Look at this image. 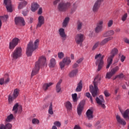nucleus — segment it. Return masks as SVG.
<instances>
[{
  "label": "nucleus",
  "instance_id": "4468645a",
  "mask_svg": "<svg viewBox=\"0 0 129 129\" xmlns=\"http://www.w3.org/2000/svg\"><path fill=\"white\" fill-rule=\"evenodd\" d=\"M84 101H82L78 105L77 107V113L79 116L81 115L82 111H83V107H84Z\"/></svg>",
  "mask_w": 129,
  "mask_h": 129
},
{
  "label": "nucleus",
  "instance_id": "bf43d9fd",
  "mask_svg": "<svg viewBox=\"0 0 129 129\" xmlns=\"http://www.w3.org/2000/svg\"><path fill=\"white\" fill-rule=\"evenodd\" d=\"M5 84H7L8 82H10V78L8 77L6 79H4Z\"/></svg>",
  "mask_w": 129,
  "mask_h": 129
},
{
  "label": "nucleus",
  "instance_id": "69168bd1",
  "mask_svg": "<svg viewBox=\"0 0 129 129\" xmlns=\"http://www.w3.org/2000/svg\"><path fill=\"white\" fill-rule=\"evenodd\" d=\"M28 13H29V11H23L22 12V14L23 15V16H27Z\"/></svg>",
  "mask_w": 129,
  "mask_h": 129
},
{
  "label": "nucleus",
  "instance_id": "c9c22d12",
  "mask_svg": "<svg viewBox=\"0 0 129 129\" xmlns=\"http://www.w3.org/2000/svg\"><path fill=\"white\" fill-rule=\"evenodd\" d=\"M118 70H119V67L118 66H116L115 67L113 68L111 70V72L112 73V74L113 75H114V74H115V73L116 72H117V71H118Z\"/></svg>",
  "mask_w": 129,
  "mask_h": 129
},
{
  "label": "nucleus",
  "instance_id": "c85d7f7f",
  "mask_svg": "<svg viewBox=\"0 0 129 129\" xmlns=\"http://www.w3.org/2000/svg\"><path fill=\"white\" fill-rule=\"evenodd\" d=\"M82 90V81H80L77 85V88L76 89V92H80Z\"/></svg>",
  "mask_w": 129,
  "mask_h": 129
},
{
  "label": "nucleus",
  "instance_id": "5fc2aeb1",
  "mask_svg": "<svg viewBox=\"0 0 129 129\" xmlns=\"http://www.w3.org/2000/svg\"><path fill=\"white\" fill-rule=\"evenodd\" d=\"M79 63L77 62L75 63L73 65V68L74 69L75 68H77V67H79V64H78Z\"/></svg>",
  "mask_w": 129,
  "mask_h": 129
},
{
  "label": "nucleus",
  "instance_id": "412c9836",
  "mask_svg": "<svg viewBox=\"0 0 129 129\" xmlns=\"http://www.w3.org/2000/svg\"><path fill=\"white\" fill-rule=\"evenodd\" d=\"M113 35H114V31L113 30H109L103 33V36L105 37L113 36Z\"/></svg>",
  "mask_w": 129,
  "mask_h": 129
},
{
  "label": "nucleus",
  "instance_id": "c03bdc74",
  "mask_svg": "<svg viewBox=\"0 0 129 129\" xmlns=\"http://www.w3.org/2000/svg\"><path fill=\"white\" fill-rule=\"evenodd\" d=\"M59 65H60V69H63V68L65 67L66 63L64 62H63V60H62V61L59 63Z\"/></svg>",
  "mask_w": 129,
  "mask_h": 129
},
{
  "label": "nucleus",
  "instance_id": "4be33fe9",
  "mask_svg": "<svg viewBox=\"0 0 129 129\" xmlns=\"http://www.w3.org/2000/svg\"><path fill=\"white\" fill-rule=\"evenodd\" d=\"M99 8H100V4L96 2L93 7V13H97L98 10H99Z\"/></svg>",
  "mask_w": 129,
  "mask_h": 129
},
{
  "label": "nucleus",
  "instance_id": "37998d69",
  "mask_svg": "<svg viewBox=\"0 0 129 129\" xmlns=\"http://www.w3.org/2000/svg\"><path fill=\"white\" fill-rule=\"evenodd\" d=\"M86 96L88 98H90L91 102H93V100H92V97H91V95L90 94V93L87 92L86 93Z\"/></svg>",
  "mask_w": 129,
  "mask_h": 129
},
{
  "label": "nucleus",
  "instance_id": "a211bd4d",
  "mask_svg": "<svg viewBox=\"0 0 129 129\" xmlns=\"http://www.w3.org/2000/svg\"><path fill=\"white\" fill-rule=\"evenodd\" d=\"M116 118L117 122H118L119 124H121L122 125H125V124H126V122H125L123 119L121 118L119 115L116 116Z\"/></svg>",
  "mask_w": 129,
  "mask_h": 129
},
{
  "label": "nucleus",
  "instance_id": "ddd939ff",
  "mask_svg": "<svg viewBox=\"0 0 129 129\" xmlns=\"http://www.w3.org/2000/svg\"><path fill=\"white\" fill-rule=\"evenodd\" d=\"M75 41L77 44H81L84 41V35L81 34L77 35L75 37Z\"/></svg>",
  "mask_w": 129,
  "mask_h": 129
},
{
  "label": "nucleus",
  "instance_id": "052dcab7",
  "mask_svg": "<svg viewBox=\"0 0 129 129\" xmlns=\"http://www.w3.org/2000/svg\"><path fill=\"white\" fill-rule=\"evenodd\" d=\"M85 125L86 126H87L88 127H91L92 126V124L89 123H84Z\"/></svg>",
  "mask_w": 129,
  "mask_h": 129
},
{
  "label": "nucleus",
  "instance_id": "864d4df0",
  "mask_svg": "<svg viewBox=\"0 0 129 129\" xmlns=\"http://www.w3.org/2000/svg\"><path fill=\"white\" fill-rule=\"evenodd\" d=\"M104 95L106 96V97H108V96H109V95H110L108 91H107L106 90L104 91Z\"/></svg>",
  "mask_w": 129,
  "mask_h": 129
},
{
  "label": "nucleus",
  "instance_id": "b1692460",
  "mask_svg": "<svg viewBox=\"0 0 129 129\" xmlns=\"http://www.w3.org/2000/svg\"><path fill=\"white\" fill-rule=\"evenodd\" d=\"M113 57L111 56H109V57L108 58L107 62V65L106 66V69H108L109 67H110V66L112 64V61H113Z\"/></svg>",
  "mask_w": 129,
  "mask_h": 129
},
{
  "label": "nucleus",
  "instance_id": "473e14b6",
  "mask_svg": "<svg viewBox=\"0 0 129 129\" xmlns=\"http://www.w3.org/2000/svg\"><path fill=\"white\" fill-rule=\"evenodd\" d=\"M56 65V60H55V58H52L50 59V62L49 64V66L50 68H53L55 67V66Z\"/></svg>",
  "mask_w": 129,
  "mask_h": 129
},
{
  "label": "nucleus",
  "instance_id": "e433bc0d",
  "mask_svg": "<svg viewBox=\"0 0 129 129\" xmlns=\"http://www.w3.org/2000/svg\"><path fill=\"white\" fill-rule=\"evenodd\" d=\"M98 46H100V41H97L94 43L92 48V51H94V50H95V49H96Z\"/></svg>",
  "mask_w": 129,
  "mask_h": 129
},
{
  "label": "nucleus",
  "instance_id": "7ed1b4c3",
  "mask_svg": "<svg viewBox=\"0 0 129 129\" xmlns=\"http://www.w3.org/2000/svg\"><path fill=\"white\" fill-rule=\"evenodd\" d=\"M39 45V39H36L34 43L33 41H30L28 44L26 48V55L28 57L32 56L33 54V52L38 48V45Z\"/></svg>",
  "mask_w": 129,
  "mask_h": 129
},
{
  "label": "nucleus",
  "instance_id": "a18cd8bd",
  "mask_svg": "<svg viewBox=\"0 0 129 129\" xmlns=\"http://www.w3.org/2000/svg\"><path fill=\"white\" fill-rule=\"evenodd\" d=\"M32 123H33V124H38L40 122V121L37 119L33 118L32 119Z\"/></svg>",
  "mask_w": 129,
  "mask_h": 129
},
{
  "label": "nucleus",
  "instance_id": "6e6d98bb",
  "mask_svg": "<svg viewBox=\"0 0 129 129\" xmlns=\"http://www.w3.org/2000/svg\"><path fill=\"white\" fill-rule=\"evenodd\" d=\"M24 5H23V4L22 3V2L21 3H20V4H19V6H18V9H19V10H22V9L23 8H24Z\"/></svg>",
  "mask_w": 129,
  "mask_h": 129
},
{
  "label": "nucleus",
  "instance_id": "393cba45",
  "mask_svg": "<svg viewBox=\"0 0 129 129\" xmlns=\"http://www.w3.org/2000/svg\"><path fill=\"white\" fill-rule=\"evenodd\" d=\"M129 109H127L124 112H123V114H122V115L126 120H129Z\"/></svg>",
  "mask_w": 129,
  "mask_h": 129
},
{
  "label": "nucleus",
  "instance_id": "dca6fc26",
  "mask_svg": "<svg viewBox=\"0 0 129 129\" xmlns=\"http://www.w3.org/2000/svg\"><path fill=\"white\" fill-rule=\"evenodd\" d=\"M113 37L112 36H110L104 39L103 40L100 42V46H104L106 43H108V42H109V41H111V40H113Z\"/></svg>",
  "mask_w": 129,
  "mask_h": 129
},
{
  "label": "nucleus",
  "instance_id": "4d7b16f0",
  "mask_svg": "<svg viewBox=\"0 0 129 129\" xmlns=\"http://www.w3.org/2000/svg\"><path fill=\"white\" fill-rule=\"evenodd\" d=\"M3 84H5V79L4 78L0 79V85H3Z\"/></svg>",
  "mask_w": 129,
  "mask_h": 129
},
{
  "label": "nucleus",
  "instance_id": "4c0bfd02",
  "mask_svg": "<svg viewBox=\"0 0 129 129\" xmlns=\"http://www.w3.org/2000/svg\"><path fill=\"white\" fill-rule=\"evenodd\" d=\"M48 113L49 114H53V103L52 102L50 103L49 109H48Z\"/></svg>",
  "mask_w": 129,
  "mask_h": 129
},
{
  "label": "nucleus",
  "instance_id": "09e8293b",
  "mask_svg": "<svg viewBox=\"0 0 129 129\" xmlns=\"http://www.w3.org/2000/svg\"><path fill=\"white\" fill-rule=\"evenodd\" d=\"M54 124L55 126H57V127H60V126H61V123L58 121L54 122Z\"/></svg>",
  "mask_w": 129,
  "mask_h": 129
},
{
  "label": "nucleus",
  "instance_id": "a878e982",
  "mask_svg": "<svg viewBox=\"0 0 129 129\" xmlns=\"http://www.w3.org/2000/svg\"><path fill=\"white\" fill-rule=\"evenodd\" d=\"M53 85V83H44L43 85L42 88L44 91H47L48 90V89L50 86H52Z\"/></svg>",
  "mask_w": 129,
  "mask_h": 129
},
{
  "label": "nucleus",
  "instance_id": "c756f323",
  "mask_svg": "<svg viewBox=\"0 0 129 129\" xmlns=\"http://www.w3.org/2000/svg\"><path fill=\"white\" fill-rule=\"evenodd\" d=\"M12 126L11 123H9L5 126L4 124H1L0 126V129H12Z\"/></svg>",
  "mask_w": 129,
  "mask_h": 129
},
{
  "label": "nucleus",
  "instance_id": "f3484780",
  "mask_svg": "<svg viewBox=\"0 0 129 129\" xmlns=\"http://www.w3.org/2000/svg\"><path fill=\"white\" fill-rule=\"evenodd\" d=\"M59 35L60 36L61 38H62V40L65 41L67 37V35H66V34H65V29H64V28H60L59 29Z\"/></svg>",
  "mask_w": 129,
  "mask_h": 129
},
{
  "label": "nucleus",
  "instance_id": "39448f33",
  "mask_svg": "<svg viewBox=\"0 0 129 129\" xmlns=\"http://www.w3.org/2000/svg\"><path fill=\"white\" fill-rule=\"evenodd\" d=\"M105 57V55H102L101 54L99 53V54H96L95 55V58L97 59L98 58H100V59H97L96 61V64H98V71H100L103 67V58Z\"/></svg>",
  "mask_w": 129,
  "mask_h": 129
},
{
  "label": "nucleus",
  "instance_id": "5701e85b",
  "mask_svg": "<svg viewBox=\"0 0 129 129\" xmlns=\"http://www.w3.org/2000/svg\"><path fill=\"white\" fill-rule=\"evenodd\" d=\"M64 106L68 111H71L72 110V104L70 101H67L64 103Z\"/></svg>",
  "mask_w": 129,
  "mask_h": 129
},
{
  "label": "nucleus",
  "instance_id": "f257e3e1",
  "mask_svg": "<svg viewBox=\"0 0 129 129\" xmlns=\"http://www.w3.org/2000/svg\"><path fill=\"white\" fill-rule=\"evenodd\" d=\"M47 64V62H46V57L44 56H40L39 58V59L35 63V66L34 69L32 70L31 77H33V76H35L36 74H38L40 70V67H42V66H46Z\"/></svg>",
  "mask_w": 129,
  "mask_h": 129
},
{
  "label": "nucleus",
  "instance_id": "ea45409f",
  "mask_svg": "<svg viewBox=\"0 0 129 129\" xmlns=\"http://www.w3.org/2000/svg\"><path fill=\"white\" fill-rule=\"evenodd\" d=\"M18 107H19V104L16 103L13 107L12 109L13 111H14V113H18Z\"/></svg>",
  "mask_w": 129,
  "mask_h": 129
},
{
  "label": "nucleus",
  "instance_id": "1a4fd4ad",
  "mask_svg": "<svg viewBox=\"0 0 129 129\" xmlns=\"http://www.w3.org/2000/svg\"><path fill=\"white\" fill-rule=\"evenodd\" d=\"M20 39L16 37L14 38L13 40L12 41L10 42L9 44V49L10 50H14L15 48L16 47V46L19 44V42H20Z\"/></svg>",
  "mask_w": 129,
  "mask_h": 129
},
{
  "label": "nucleus",
  "instance_id": "2eb2a0df",
  "mask_svg": "<svg viewBox=\"0 0 129 129\" xmlns=\"http://www.w3.org/2000/svg\"><path fill=\"white\" fill-rule=\"evenodd\" d=\"M38 24L36 25L37 29H38V28H41V27H42V25L45 24V18H44V16H40L38 17Z\"/></svg>",
  "mask_w": 129,
  "mask_h": 129
},
{
  "label": "nucleus",
  "instance_id": "20e7f679",
  "mask_svg": "<svg viewBox=\"0 0 129 129\" xmlns=\"http://www.w3.org/2000/svg\"><path fill=\"white\" fill-rule=\"evenodd\" d=\"M71 7V3L62 1L57 6V10L60 13H65Z\"/></svg>",
  "mask_w": 129,
  "mask_h": 129
},
{
  "label": "nucleus",
  "instance_id": "0eeeda50",
  "mask_svg": "<svg viewBox=\"0 0 129 129\" xmlns=\"http://www.w3.org/2000/svg\"><path fill=\"white\" fill-rule=\"evenodd\" d=\"M20 95V90L19 89H15L13 91V95H9L8 96V101L12 103L13 100L16 99Z\"/></svg>",
  "mask_w": 129,
  "mask_h": 129
},
{
  "label": "nucleus",
  "instance_id": "79ce46f5",
  "mask_svg": "<svg viewBox=\"0 0 129 129\" xmlns=\"http://www.w3.org/2000/svg\"><path fill=\"white\" fill-rule=\"evenodd\" d=\"M72 98L74 102H77V94L75 93L72 94Z\"/></svg>",
  "mask_w": 129,
  "mask_h": 129
},
{
  "label": "nucleus",
  "instance_id": "f03ea898",
  "mask_svg": "<svg viewBox=\"0 0 129 129\" xmlns=\"http://www.w3.org/2000/svg\"><path fill=\"white\" fill-rule=\"evenodd\" d=\"M101 80V76L99 75H98L93 81L94 87H93V86L92 85L90 86V91L93 97H95V96L97 95V90H98V87H97V85H98V84H100Z\"/></svg>",
  "mask_w": 129,
  "mask_h": 129
},
{
  "label": "nucleus",
  "instance_id": "e2e57ef3",
  "mask_svg": "<svg viewBox=\"0 0 129 129\" xmlns=\"http://www.w3.org/2000/svg\"><path fill=\"white\" fill-rule=\"evenodd\" d=\"M124 42L129 44V39L126 38H124Z\"/></svg>",
  "mask_w": 129,
  "mask_h": 129
},
{
  "label": "nucleus",
  "instance_id": "338daca9",
  "mask_svg": "<svg viewBox=\"0 0 129 129\" xmlns=\"http://www.w3.org/2000/svg\"><path fill=\"white\" fill-rule=\"evenodd\" d=\"M121 62H123L125 60V56L122 55L120 58Z\"/></svg>",
  "mask_w": 129,
  "mask_h": 129
},
{
  "label": "nucleus",
  "instance_id": "f704fd0d",
  "mask_svg": "<svg viewBox=\"0 0 129 129\" xmlns=\"http://www.w3.org/2000/svg\"><path fill=\"white\" fill-rule=\"evenodd\" d=\"M118 52V50L117 48H113L111 51V56L114 58L115 55H116Z\"/></svg>",
  "mask_w": 129,
  "mask_h": 129
},
{
  "label": "nucleus",
  "instance_id": "774afa93",
  "mask_svg": "<svg viewBox=\"0 0 129 129\" xmlns=\"http://www.w3.org/2000/svg\"><path fill=\"white\" fill-rule=\"evenodd\" d=\"M60 2V0H55L53 2V5L54 6H56V5H57V4H58V3H59Z\"/></svg>",
  "mask_w": 129,
  "mask_h": 129
},
{
  "label": "nucleus",
  "instance_id": "6e6552de",
  "mask_svg": "<svg viewBox=\"0 0 129 129\" xmlns=\"http://www.w3.org/2000/svg\"><path fill=\"white\" fill-rule=\"evenodd\" d=\"M102 29H103V20H99L96 24V26L95 28V33H96V34L100 33V32L102 31Z\"/></svg>",
  "mask_w": 129,
  "mask_h": 129
},
{
  "label": "nucleus",
  "instance_id": "680f3d73",
  "mask_svg": "<svg viewBox=\"0 0 129 129\" xmlns=\"http://www.w3.org/2000/svg\"><path fill=\"white\" fill-rule=\"evenodd\" d=\"M42 13H43V10L42 9V8H39V9L38 11V14L42 15Z\"/></svg>",
  "mask_w": 129,
  "mask_h": 129
},
{
  "label": "nucleus",
  "instance_id": "8fccbe9b",
  "mask_svg": "<svg viewBox=\"0 0 129 129\" xmlns=\"http://www.w3.org/2000/svg\"><path fill=\"white\" fill-rule=\"evenodd\" d=\"M107 25H108V28H110V27H111V26H112L113 25V21L109 20L108 22Z\"/></svg>",
  "mask_w": 129,
  "mask_h": 129
},
{
  "label": "nucleus",
  "instance_id": "a19ab883",
  "mask_svg": "<svg viewBox=\"0 0 129 129\" xmlns=\"http://www.w3.org/2000/svg\"><path fill=\"white\" fill-rule=\"evenodd\" d=\"M112 76H113V75L110 71V72L107 73L106 75V78H107L108 79H110V78H111V77H112Z\"/></svg>",
  "mask_w": 129,
  "mask_h": 129
},
{
  "label": "nucleus",
  "instance_id": "3c124183",
  "mask_svg": "<svg viewBox=\"0 0 129 129\" xmlns=\"http://www.w3.org/2000/svg\"><path fill=\"white\" fill-rule=\"evenodd\" d=\"M126 18H127V14L125 13L124 14V15H123V16L122 17V21L123 22H124V21H125V20H126Z\"/></svg>",
  "mask_w": 129,
  "mask_h": 129
},
{
  "label": "nucleus",
  "instance_id": "f8f14e48",
  "mask_svg": "<svg viewBox=\"0 0 129 129\" xmlns=\"http://www.w3.org/2000/svg\"><path fill=\"white\" fill-rule=\"evenodd\" d=\"M96 101L97 104H98L100 106L102 107V108H105V105L104 104V99H103V96L102 95L100 96L99 97L96 98Z\"/></svg>",
  "mask_w": 129,
  "mask_h": 129
},
{
  "label": "nucleus",
  "instance_id": "aec40b11",
  "mask_svg": "<svg viewBox=\"0 0 129 129\" xmlns=\"http://www.w3.org/2000/svg\"><path fill=\"white\" fill-rule=\"evenodd\" d=\"M61 83H62V80H60L56 85L55 89L57 93L62 92V90L61 89Z\"/></svg>",
  "mask_w": 129,
  "mask_h": 129
},
{
  "label": "nucleus",
  "instance_id": "7c9ffc66",
  "mask_svg": "<svg viewBox=\"0 0 129 129\" xmlns=\"http://www.w3.org/2000/svg\"><path fill=\"white\" fill-rule=\"evenodd\" d=\"M63 62L66 63V65L67 66L70 65V63H71V59H70V57L67 56L64 57L63 59Z\"/></svg>",
  "mask_w": 129,
  "mask_h": 129
},
{
  "label": "nucleus",
  "instance_id": "bb28decb",
  "mask_svg": "<svg viewBox=\"0 0 129 129\" xmlns=\"http://www.w3.org/2000/svg\"><path fill=\"white\" fill-rule=\"evenodd\" d=\"M77 73H78V69H75V70L72 71L70 73L69 76L71 78L75 77V76H76V75H77Z\"/></svg>",
  "mask_w": 129,
  "mask_h": 129
},
{
  "label": "nucleus",
  "instance_id": "423d86ee",
  "mask_svg": "<svg viewBox=\"0 0 129 129\" xmlns=\"http://www.w3.org/2000/svg\"><path fill=\"white\" fill-rule=\"evenodd\" d=\"M22 47H17L12 52L11 57L13 60H17L20 57H22Z\"/></svg>",
  "mask_w": 129,
  "mask_h": 129
},
{
  "label": "nucleus",
  "instance_id": "603ef678",
  "mask_svg": "<svg viewBox=\"0 0 129 129\" xmlns=\"http://www.w3.org/2000/svg\"><path fill=\"white\" fill-rule=\"evenodd\" d=\"M117 77L119 79H122V78H123V77H124V76L122 74H120L119 75H117Z\"/></svg>",
  "mask_w": 129,
  "mask_h": 129
},
{
  "label": "nucleus",
  "instance_id": "de8ad7c7",
  "mask_svg": "<svg viewBox=\"0 0 129 129\" xmlns=\"http://www.w3.org/2000/svg\"><path fill=\"white\" fill-rule=\"evenodd\" d=\"M78 7V6H77V5H76V4H74L73 5V9H72L73 11H72L71 13H74V12H75V11H76V9H77Z\"/></svg>",
  "mask_w": 129,
  "mask_h": 129
},
{
  "label": "nucleus",
  "instance_id": "6ab92c4d",
  "mask_svg": "<svg viewBox=\"0 0 129 129\" xmlns=\"http://www.w3.org/2000/svg\"><path fill=\"white\" fill-rule=\"evenodd\" d=\"M87 117L89 120L93 118V111L91 109H88L86 113Z\"/></svg>",
  "mask_w": 129,
  "mask_h": 129
},
{
  "label": "nucleus",
  "instance_id": "cd10ccee",
  "mask_svg": "<svg viewBox=\"0 0 129 129\" xmlns=\"http://www.w3.org/2000/svg\"><path fill=\"white\" fill-rule=\"evenodd\" d=\"M82 27H83V23L82 22L78 20L77 22V30L78 31H80V30L82 29Z\"/></svg>",
  "mask_w": 129,
  "mask_h": 129
},
{
  "label": "nucleus",
  "instance_id": "2f4dec72",
  "mask_svg": "<svg viewBox=\"0 0 129 129\" xmlns=\"http://www.w3.org/2000/svg\"><path fill=\"white\" fill-rule=\"evenodd\" d=\"M38 8H39V5H38L37 3H33L31 6L32 12H35V11L38 10Z\"/></svg>",
  "mask_w": 129,
  "mask_h": 129
},
{
  "label": "nucleus",
  "instance_id": "49530a36",
  "mask_svg": "<svg viewBox=\"0 0 129 129\" xmlns=\"http://www.w3.org/2000/svg\"><path fill=\"white\" fill-rule=\"evenodd\" d=\"M58 56L59 59H62L64 57V53L60 52L58 53Z\"/></svg>",
  "mask_w": 129,
  "mask_h": 129
},
{
  "label": "nucleus",
  "instance_id": "58836bf2",
  "mask_svg": "<svg viewBox=\"0 0 129 129\" xmlns=\"http://www.w3.org/2000/svg\"><path fill=\"white\" fill-rule=\"evenodd\" d=\"M13 119H14V115H13V114H11L10 115L8 116L6 120L8 122H10L12 121V120H13Z\"/></svg>",
  "mask_w": 129,
  "mask_h": 129
},
{
  "label": "nucleus",
  "instance_id": "9b49d317",
  "mask_svg": "<svg viewBox=\"0 0 129 129\" xmlns=\"http://www.w3.org/2000/svg\"><path fill=\"white\" fill-rule=\"evenodd\" d=\"M4 5H5L6 8L9 13H12L13 12V5H12L11 0H4Z\"/></svg>",
  "mask_w": 129,
  "mask_h": 129
},
{
  "label": "nucleus",
  "instance_id": "72a5a7b5",
  "mask_svg": "<svg viewBox=\"0 0 129 129\" xmlns=\"http://www.w3.org/2000/svg\"><path fill=\"white\" fill-rule=\"evenodd\" d=\"M70 20V19L69 18V17H66L64 19L62 23V27L63 28H66V27H67V25H68V23H69Z\"/></svg>",
  "mask_w": 129,
  "mask_h": 129
},
{
  "label": "nucleus",
  "instance_id": "13d9d810",
  "mask_svg": "<svg viewBox=\"0 0 129 129\" xmlns=\"http://www.w3.org/2000/svg\"><path fill=\"white\" fill-rule=\"evenodd\" d=\"M83 61V58H81L76 61L78 64H80Z\"/></svg>",
  "mask_w": 129,
  "mask_h": 129
},
{
  "label": "nucleus",
  "instance_id": "0e129e2a",
  "mask_svg": "<svg viewBox=\"0 0 129 129\" xmlns=\"http://www.w3.org/2000/svg\"><path fill=\"white\" fill-rule=\"evenodd\" d=\"M74 129H81V127L79 125H75Z\"/></svg>",
  "mask_w": 129,
  "mask_h": 129
},
{
  "label": "nucleus",
  "instance_id": "9d476101",
  "mask_svg": "<svg viewBox=\"0 0 129 129\" xmlns=\"http://www.w3.org/2000/svg\"><path fill=\"white\" fill-rule=\"evenodd\" d=\"M15 22L17 26H25L26 25L24 18L21 17H16L15 18Z\"/></svg>",
  "mask_w": 129,
  "mask_h": 129
}]
</instances>
